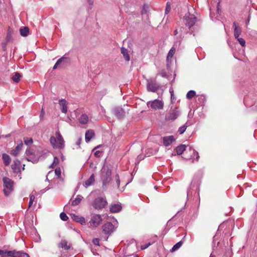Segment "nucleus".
<instances>
[{
	"label": "nucleus",
	"instance_id": "obj_31",
	"mask_svg": "<svg viewBox=\"0 0 257 257\" xmlns=\"http://www.w3.org/2000/svg\"><path fill=\"white\" fill-rule=\"evenodd\" d=\"M149 7L147 5H144L143 9L141 11V15H148V11H149Z\"/></svg>",
	"mask_w": 257,
	"mask_h": 257
},
{
	"label": "nucleus",
	"instance_id": "obj_9",
	"mask_svg": "<svg viewBox=\"0 0 257 257\" xmlns=\"http://www.w3.org/2000/svg\"><path fill=\"white\" fill-rule=\"evenodd\" d=\"M196 17H184L183 22L189 28L193 26L196 22Z\"/></svg>",
	"mask_w": 257,
	"mask_h": 257
},
{
	"label": "nucleus",
	"instance_id": "obj_54",
	"mask_svg": "<svg viewBox=\"0 0 257 257\" xmlns=\"http://www.w3.org/2000/svg\"><path fill=\"white\" fill-rule=\"evenodd\" d=\"M177 34H178V31H177V30H175L174 31V35H176Z\"/></svg>",
	"mask_w": 257,
	"mask_h": 257
},
{
	"label": "nucleus",
	"instance_id": "obj_45",
	"mask_svg": "<svg viewBox=\"0 0 257 257\" xmlns=\"http://www.w3.org/2000/svg\"><path fill=\"white\" fill-rule=\"evenodd\" d=\"M152 243L151 242H149L147 244H145L144 245H143L141 246V249H145L148 248L150 245H151Z\"/></svg>",
	"mask_w": 257,
	"mask_h": 257
},
{
	"label": "nucleus",
	"instance_id": "obj_50",
	"mask_svg": "<svg viewBox=\"0 0 257 257\" xmlns=\"http://www.w3.org/2000/svg\"><path fill=\"white\" fill-rule=\"evenodd\" d=\"M100 153V152L99 151H97L94 153V156L96 157H99V154Z\"/></svg>",
	"mask_w": 257,
	"mask_h": 257
},
{
	"label": "nucleus",
	"instance_id": "obj_34",
	"mask_svg": "<svg viewBox=\"0 0 257 257\" xmlns=\"http://www.w3.org/2000/svg\"><path fill=\"white\" fill-rule=\"evenodd\" d=\"M175 53V48H174V47H172L170 50L169 51L168 54V56H167V58H169V57L170 58H172L173 55H174Z\"/></svg>",
	"mask_w": 257,
	"mask_h": 257
},
{
	"label": "nucleus",
	"instance_id": "obj_43",
	"mask_svg": "<svg viewBox=\"0 0 257 257\" xmlns=\"http://www.w3.org/2000/svg\"><path fill=\"white\" fill-rule=\"evenodd\" d=\"M115 180L116 183L117 184V188H119V184H120V180L118 174H116L115 176Z\"/></svg>",
	"mask_w": 257,
	"mask_h": 257
},
{
	"label": "nucleus",
	"instance_id": "obj_6",
	"mask_svg": "<svg viewBox=\"0 0 257 257\" xmlns=\"http://www.w3.org/2000/svg\"><path fill=\"white\" fill-rule=\"evenodd\" d=\"M114 229V226L110 222H107L102 226V231L105 234H110Z\"/></svg>",
	"mask_w": 257,
	"mask_h": 257
},
{
	"label": "nucleus",
	"instance_id": "obj_26",
	"mask_svg": "<svg viewBox=\"0 0 257 257\" xmlns=\"http://www.w3.org/2000/svg\"><path fill=\"white\" fill-rule=\"evenodd\" d=\"M121 54H122L124 59L126 61H128L130 59V58L129 54H128L127 50L123 47H122L121 48Z\"/></svg>",
	"mask_w": 257,
	"mask_h": 257
},
{
	"label": "nucleus",
	"instance_id": "obj_35",
	"mask_svg": "<svg viewBox=\"0 0 257 257\" xmlns=\"http://www.w3.org/2000/svg\"><path fill=\"white\" fill-rule=\"evenodd\" d=\"M63 59H64V58L62 57L57 60V61L56 62V63H55V64L54 65V66L53 67V69H56V68H57L58 66L62 63Z\"/></svg>",
	"mask_w": 257,
	"mask_h": 257
},
{
	"label": "nucleus",
	"instance_id": "obj_16",
	"mask_svg": "<svg viewBox=\"0 0 257 257\" xmlns=\"http://www.w3.org/2000/svg\"><path fill=\"white\" fill-rule=\"evenodd\" d=\"M71 218L73 220L80 223L81 224L83 225L85 224V219L83 217L79 216L75 214H72Z\"/></svg>",
	"mask_w": 257,
	"mask_h": 257
},
{
	"label": "nucleus",
	"instance_id": "obj_39",
	"mask_svg": "<svg viewBox=\"0 0 257 257\" xmlns=\"http://www.w3.org/2000/svg\"><path fill=\"white\" fill-rule=\"evenodd\" d=\"M59 163V159L57 157H55L54 158V161L53 163L51 164V167L53 168L55 167L57 165H58Z\"/></svg>",
	"mask_w": 257,
	"mask_h": 257
},
{
	"label": "nucleus",
	"instance_id": "obj_7",
	"mask_svg": "<svg viewBox=\"0 0 257 257\" xmlns=\"http://www.w3.org/2000/svg\"><path fill=\"white\" fill-rule=\"evenodd\" d=\"M179 115V111L177 107L171 109L166 116V119L168 120H174Z\"/></svg>",
	"mask_w": 257,
	"mask_h": 257
},
{
	"label": "nucleus",
	"instance_id": "obj_49",
	"mask_svg": "<svg viewBox=\"0 0 257 257\" xmlns=\"http://www.w3.org/2000/svg\"><path fill=\"white\" fill-rule=\"evenodd\" d=\"M26 153L27 154H30V155H32L33 154V152L32 151L30 150H26Z\"/></svg>",
	"mask_w": 257,
	"mask_h": 257
},
{
	"label": "nucleus",
	"instance_id": "obj_52",
	"mask_svg": "<svg viewBox=\"0 0 257 257\" xmlns=\"http://www.w3.org/2000/svg\"><path fill=\"white\" fill-rule=\"evenodd\" d=\"M10 38H11V35L10 34H8V35L7 36V41H9Z\"/></svg>",
	"mask_w": 257,
	"mask_h": 257
},
{
	"label": "nucleus",
	"instance_id": "obj_36",
	"mask_svg": "<svg viewBox=\"0 0 257 257\" xmlns=\"http://www.w3.org/2000/svg\"><path fill=\"white\" fill-rule=\"evenodd\" d=\"M35 199V196L34 195L31 194L30 196V201L29 203V207L30 208L33 204V202Z\"/></svg>",
	"mask_w": 257,
	"mask_h": 257
},
{
	"label": "nucleus",
	"instance_id": "obj_22",
	"mask_svg": "<svg viewBox=\"0 0 257 257\" xmlns=\"http://www.w3.org/2000/svg\"><path fill=\"white\" fill-rule=\"evenodd\" d=\"M121 209V206L119 204H114L110 207V211L112 213L119 212Z\"/></svg>",
	"mask_w": 257,
	"mask_h": 257
},
{
	"label": "nucleus",
	"instance_id": "obj_56",
	"mask_svg": "<svg viewBox=\"0 0 257 257\" xmlns=\"http://www.w3.org/2000/svg\"><path fill=\"white\" fill-rule=\"evenodd\" d=\"M210 257H215L214 255L211 254Z\"/></svg>",
	"mask_w": 257,
	"mask_h": 257
},
{
	"label": "nucleus",
	"instance_id": "obj_40",
	"mask_svg": "<svg viewBox=\"0 0 257 257\" xmlns=\"http://www.w3.org/2000/svg\"><path fill=\"white\" fill-rule=\"evenodd\" d=\"M237 40L238 41V42L239 43V44L242 46H245V40L243 39V38H237Z\"/></svg>",
	"mask_w": 257,
	"mask_h": 257
},
{
	"label": "nucleus",
	"instance_id": "obj_13",
	"mask_svg": "<svg viewBox=\"0 0 257 257\" xmlns=\"http://www.w3.org/2000/svg\"><path fill=\"white\" fill-rule=\"evenodd\" d=\"M23 143L22 141L16 146V147L11 151V154L14 156H17L19 154L20 152L22 149Z\"/></svg>",
	"mask_w": 257,
	"mask_h": 257
},
{
	"label": "nucleus",
	"instance_id": "obj_27",
	"mask_svg": "<svg viewBox=\"0 0 257 257\" xmlns=\"http://www.w3.org/2000/svg\"><path fill=\"white\" fill-rule=\"evenodd\" d=\"M21 78V75L18 72H16L14 75L12 77V79L14 82L18 83L20 81Z\"/></svg>",
	"mask_w": 257,
	"mask_h": 257
},
{
	"label": "nucleus",
	"instance_id": "obj_21",
	"mask_svg": "<svg viewBox=\"0 0 257 257\" xmlns=\"http://www.w3.org/2000/svg\"><path fill=\"white\" fill-rule=\"evenodd\" d=\"M59 104L61 106V111L64 113H66L67 111V107L66 101L64 99H61L59 101Z\"/></svg>",
	"mask_w": 257,
	"mask_h": 257
},
{
	"label": "nucleus",
	"instance_id": "obj_51",
	"mask_svg": "<svg viewBox=\"0 0 257 257\" xmlns=\"http://www.w3.org/2000/svg\"><path fill=\"white\" fill-rule=\"evenodd\" d=\"M87 2L90 5H92L94 3V0H87Z\"/></svg>",
	"mask_w": 257,
	"mask_h": 257
},
{
	"label": "nucleus",
	"instance_id": "obj_11",
	"mask_svg": "<svg viewBox=\"0 0 257 257\" xmlns=\"http://www.w3.org/2000/svg\"><path fill=\"white\" fill-rule=\"evenodd\" d=\"M114 115L118 118H121L123 117L125 115V111L120 107H116L113 110Z\"/></svg>",
	"mask_w": 257,
	"mask_h": 257
},
{
	"label": "nucleus",
	"instance_id": "obj_57",
	"mask_svg": "<svg viewBox=\"0 0 257 257\" xmlns=\"http://www.w3.org/2000/svg\"><path fill=\"white\" fill-rule=\"evenodd\" d=\"M25 165H23V170L25 169Z\"/></svg>",
	"mask_w": 257,
	"mask_h": 257
},
{
	"label": "nucleus",
	"instance_id": "obj_8",
	"mask_svg": "<svg viewBox=\"0 0 257 257\" xmlns=\"http://www.w3.org/2000/svg\"><path fill=\"white\" fill-rule=\"evenodd\" d=\"M102 220L101 215L99 214H96L91 217V220L89 221V223L91 226L96 227L100 224Z\"/></svg>",
	"mask_w": 257,
	"mask_h": 257
},
{
	"label": "nucleus",
	"instance_id": "obj_58",
	"mask_svg": "<svg viewBox=\"0 0 257 257\" xmlns=\"http://www.w3.org/2000/svg\"><path fill=\"white\" fill-rule=\"evenodd\" d=\"M249 20L248 19V20H247V22L248 23V22H249Z\"/></svg>",
	"mask_w": 257,
	"mask_h": 257
},
{
	"label": "nucleus",
	"instance_id": "obj_48",
	"mask_svg": "<svg viewBox=\"0 0 257 257\" xmlns=\"http://www.w3.org/2000/svg\"><path fill=\"white\" fill-rule=\"evenodd\" d=\"M81 138H79L78 140H77V141L76 143V145L79 147V146L80 145V143H81Z\"/></svg>",
	"mask_w": 257,
	"mask_h": 257
},
{
	"label": "nucleus",
	"instance_id": "obj_38",
	"mask_svg": "<svg viewBox=\"0 0 257 257\" xmlns=\"http://www.w3.org/2000/svg\"><path fill=\"white\" fill-rule=\"evenodd\" d=\"M187 126L186 125H184L183 126L180 127L178 130V132L180 134H183L186 131Z\"/></svg>",
	"mask_w": 257,
	"mask_h": 257
},
{
	"label": "nucleus",
	"instance_id": "obj_33",
	"mask_svg": "<svg viewBox=\"0 0 257 257\" xmlns=\"http://www.w3.org/2000/svg\"><path fill=\"white\" fill-rule=\"evenodd\" d=\"M24 142L26 145L29 146L33 144V141L32 138H24Z\"/></svg>",
	"mask_w": 257,
	"mask_h": 257
},
{
	"label": "nucleus",
	"instance_id": "obj_42",
	"mask_svg": "<svg viewBox=\"0 0 257 257\" xmlns=\"http://www.w3.org/2000/svg\"><path fill=\"white\" fill-rule=\"evenodd\" d=\"M171 10L170 5L169 3H167L166 8L165 9V14L167 15Z\"/></svg>",
	"mask_w": 257,
	"mask_h": 257
},
{
	"label": "nucleus",
	"instance_id": "obj_20",
	"mask_svg": "<svg viewBox=\"0 0 257 257\" xmlns=\"http://www.w3.org/2000/svg\"><path fill=\"white\" fill-rule=\"evenodd\" d=\"M20 33L22 36L27 37L29 34V29L28 27H21L20 29Z\"/></svg>",
	"mask_w": 257,
	"mask_h": 257
},
{
	"label": "nucleus",
	"instance_id": "obj_1",
	"mask_svg": "<svg viewBox=\"0 0 257 257\" xmlns=\"http://www.w3.org/2000/svg\"><path fill=\"white\" fill-rule=\"evenodd\" d=\"M56 137L52 136L50 139L51 145L54 149H60L64 147V141L59 131L56 132Z\"/></svg>",
	"mask_w": 257,
	"mask_h": 257
},
{
	"label": "nucleus",
	"instance_id": "obj_17",
	"mask_svg": "<svg viewBox=\"0 0 257 257\" xmlns=\"http://www.w3.org/2000/svg\"><path fill=\"white\" fill-rule=\"evenodd\" d=\"M147 88L150 91L156 92L158 89V86L156 83H153L152 81H149L147 84Z\"/></svg>",
	"mask_w": 257,
	"mask_h": 257
},
{
	"label": "nucleus",
	"instance_id": "obj_3",
	"mask_svg": "<svg viewBox=\"0 0 257 257\" xmlns=\"http://www.w3.org/2000/svg\"><path fill=\"white\" fill-rule=\"evenodd\" d=\"M111 171L108 168L103 167L101 170V180L102 181L103 187L106 185L111 180Z\"/></svg>",
	"mask_w": 257,
	"mask_h": 257
},
{
	"label": "nucleus",
	"instance_id": "obj_55",
	"mask_svg": "<svg viewBox=\"0 0 257 257\" xmlns=\"http://www.w3.org/2000/svg\"><path fill=\"white\" fill-rule=\"evenodd\" d=\"M2 45H3V49L5 50V48H6V44L2 43Z\"/></svg>",
	"mask_w": 257,
	"mask_h": 257
},
{
	"label": "nucleus",
	"instance_id": "obj_53",
	"mask_svg": "<svg viewBox=\"0 0 257 257\" xmlns=\"http://www.w3.org/2000/svg\"><path fill=\"white\" fill-rule=\"evenodd\" d=\"M194 153H196V155H197V157H196V159H197V160L198 161V158L199 157V155H198V153L197 152H194Z\"/></svg>",
	"mask_w": 257,
	"mask_h": 257
},
{
	"label": "nucleus",
	"instance_id": "obj_46",
	"mask_svg": "<svg viewBox=\"0 0 257 257\" xmlns=\"http://www.w3.org/2000/svg\"><path fill=\"white\" fill-rule=\"evenodd\" d=\"M193 11H194V9L193 8H191V9H189L188 13L190 16H195L194 14L192 13Z\"/></svg>",
	"mask_w": 257,
	"mask_h": 257
},
{
	"label": "nucleus",
	"instance_id": "obj_37",
	"mask_svg": "<svg viewBox=\"0 0 257 257\" xmlns=\"http://www.w3.org/2000/svg\"><path fill=\"white\" fill-rule=\"evenodd\" d=\"M60 218L63 221H67L68 219V217L64 212H62L60 213Z\"/></svg>",
	"mask_w": 257,
	"mask_h": 257
},
{
	"label": "nucleus",
	"instance_id": "obj_19",
	"mask_svg": "<svg viewBox=\"0 0 257 257\" xmlns=\"http://www.w3.org/2000/svg\"><path fill=\"white\" fill-rule=\"evenodd\" d=\"M68 242L65 239H62L59 243L58 246L60 248H64L65 250H68L70 248V245H68Z\"/></svg>",
	"mask_w": 257,
	"mask_h": 257
},
{
	"label": "nucleus",
	"instance_id": "obj_29",
	"mask_svg": "<svg viewBox=\"0 0 257 257\" xmlns=\"http://www.w3.org/2000/svg\"><path fill=\"white\" fill-rule=\"evenodd\" d=\"M82 197L79 195L77 196L75 199L72 202V205L75 206L78 205L80 203Z\"/></svg>",
	"mask_w": 257,
	"mask_h": 257
},
{
	"label": "nucleus",
	"instance_id": "obj_32",
	"mask_svg": "<svg viewBox=\"0 0 257 257\" xmlns=\"http://www.w3.org/2000/svg\"><path fill=\"white\" fill-rule=\"evenodd\" d=\"M196 95V92L194 90H190L188 92L186 95V97L188 99H192Z\"/></svg>",
	"mask_w": 257,
	"mask_h": 257
},
{
	"label": "nucleus",
	"instance_id": "obj_28",
	"mask_svg": "<svg viewBox=\"0 0 257 257\" xmlns=\"http://www.w3.org/2000/svg\"><path fill=\"white\" fill-rule=\"evenodd\" d=\"M94 175L92 174L90 177L85 181V184L86 186H88L92 184V183L94 182Z\"/></svg>",
	"mask_w": 257,
	"mask_h": 257
},
{
	"label": "nucleus",
	"instance_id": "obj_5",
	"mask_svg": "<svg viewBox=\"0 0 257 257\" xmlns=\"http://www.w3.org/2000/svg\"><path fill=\"white\" fill-rule=\"evenodd\" d=\"M107 204L105 198L103 197H98L95 199L92 203V206L96 209H102L105 208Z\"/></svg>",
	"mask_w": 257,
	"mask_h": 257
},
{
	"label": "nucleus",
	"instance_id": "obj_47",
	"mask_svg": "<svg viewBox=\"0 0 257 257\" xmlns=\"http://www.w3.org/2000/svg\"><path fill=\"white\" fill-rule=\"evenodd\" d=\"M44 113H45L44 110V109L42 108V109H41V114H40V117L41 118H42L44 117Z\"/></svg>",
	"mask_w": 257,
	"mask_h": 257
},
{
	"label": "nucleus",
	"instance_id": "obj_15",
	"mask_svg": "<svg viewBox=\"0 0 257 257\" xmlns=\"http://www.w3.org/2000/svg\"><path fill=\"white\" fill-rule=\"evenodd\" d=\"M175 140L173 136L165 137L163 138V143L165 146H168L171 145Z\"/></svg>",
	"mask_w": 257,
	"mask_h": 257
},
{
	"label": "nucleus",
	"instance_id": "obj_23",
	"mask_svg": "<svg viewBox=\"0 0 257 257\" xmlns=\"http://www.w3.org/2000/svg\"><path fill=\"white\" fill-rule=\"evenodd\" d=\"M79 121L80 123L85 124L88 121V117L86 114H82L79 118Z\"/></svg>",
	"mask_w": 257,
	"mask_h": 257
},
{
	"label": "nucleus",
	"instance_id": "obj_25",
	"mask_svg": "<svg viewBox=\"0 0 257 257\" xmlns=\"http://www.w3.org/2000/svg\"><path fill=\"white\" fill-rule=\"evenodd\" d=\"M2 158L4 161V164L6 166H9L11 161L10 156L6 154H3Z\"/></svg>",
	"mask_w": 257,
	"mask_h": 257
},
{
	"label": "nucleus",
	"instance_id": "obj_12",
	"mask_svg": "<svg viewBox=\"0 0 257 257\" xmlns=\"http://www.w3.org/2000/svg\"><path fill=\"white\" fill-rule=\"evenodd\" d=\"M21 162L18 159L14 161V163L11 165V168L15 173L21 172L20 170Z\"/></svg>",
	"mask_w": 257,
	"mask_h": 257
},
{
	"label": "nucleus",
	"instance_id": "obj_24",
	"mask_svg": "<svg viewBox=\"0 0 257 257\" xmlns=\"http://www.w3.org/2000/svg\"><path fill=\"white\" fill-rule=\"evenodd\" d=\"M186 146L185 145H181L176 148V151L178 155H180L183 154L186 150Z\"/></svg>",
	"mask_w": 257,
	"mask_h": 257
},
{
	"label": "nucleus",
	"instance_id": "obj_41",
	"mask_svg": "<svg viewBox=\"0 0 257 257\" xmlns=\"http://www.w3.org/2000/svg\"><path fill=\"white\" fill-rule=\"evenodd\" d=\"M55 174L58 177H60L61 174V171L60 168H57L55 170Z\"/></svg>",
	"mask_w": 257,
	"mask_h": 257
},
{
	"label": "nucleus",
	"instance_id": "obj_44",
	"mask_svg": "<svg viewBox=\"0 0 257 257\" xmlns=\"http://www.w3.org/2000/svg\"><path fill=\"white\" fill-rule=\"evenodd\" d=\"M92 243L95 245H99V239L97 238H95L93 239Z\"/></svg>",
	"mask_w": 257,
	"mask_h": 257
},
{
	"label": "nucleus",
	"instance_id": "obj_14",
	"mask_svg": "<svg viewBox=\"0 0 257 257\" xmlns=\"http://www.w3.org/2000/svg\"><path fill=\"white\" fill-rule=\"evenodd\" d=\"M234 35L235 38H238L241 34V30L237 23H233Z\"/></svg>",
	"mask_w": 257,
	"mask_h": 257
},
{
	"label": "nucleus",
	"instance_id": "obj_2",
	"mask_svg": "<svg viewBox=\"0 0 257 257\" xmlns=\"http://www.w3.org/2000/svg\"><path fill=\"white\" fill-rule=\"evenodd\" d=\"M0 255L2 257H29L28 253L21 252L17 251L16 250L7 251L0 249Z\"/></svg>",
	"mask_w": 257,
	"mask_h": 257
},
{
	"label": "nucleus",
	"instance_id": "obj_10",
	"mask_svg": "<svg viewBox=\"0 0 257 257\" xmlns=\"http://www.w3.org/2000/svg\"><path fill=\"white\" fill-rule=\"evenodd\" d=\"M164 104L163 102L159 99H155L153 101L151 104V108L153 109H162L163 108Z\"/></svg>",
	"mask_w": 257,
	"mask_h": 257
},
{
	"label": "nucleus",
	"instance_id": "obj_4",
	"mask_svg": "<svg viewBox=\"0 0 257 257\" xmlns=\"http://www.w3.org/2000/svg\"><path fill=\"white\" fill-rule=\"evenodd\" d=\"M4 183V192L6 196H8L13 190L14 182L8 177H4L3 179Z\"/></svg>",
	"mask_w": 257,
	"mask_h": 257
},
{
	"label": "nucleus",
	"instance_id": "obj_18",
	"mask_svg": "<svg viewBox=\"0 0 257 257\" xmlns=\"http://www.w3.org/2000/svg\"><path fill=\"white\" fill-rule=\"evenodd\" d=\"M94 136V132L91 130H88L85 133V141L88 142Z\"/></svg>",
	"mask_w": 257,
	"mask_h": 257
},
{
	"label": "nucleus",
	"instance_id": "obj_30",
	"mask_svg": "<svg viewBox=\"0 0 257 257\" xmlns=\"http://www.w3.org/2000/svg\"><path fill=\"white\" fill-rule=\"evenodd\" d=\"M183 244V242L180 241L175 244L171 249V251H175L179 249Z\"/></svg>",
	"mask_w": 257,
	"mask_h": 257
}]
</instances>
